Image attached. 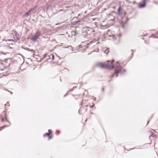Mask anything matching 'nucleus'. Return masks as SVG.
Listing matches in <instances>:
<instances>
[{"mask_svg":"<svg viewBox=\"0 0 158 158\" xmlns=\"http://www.w3.org/2000/svg\"><path fill=\"white\" fill-rule=\"evenodd\" d=\"M114 61V60L113 59L111 61L108 60L106 63L97 62L95 64V65L96 66H98L102 68L108 69L109 70L113 69L115 67L114 65H113Z\"/></svg>","mask_w":158,"mask_h":158,"instance_id":"nucleus-1","label":"nucleus"},{"mask_svg":"<svg viewBox=\"0 0 158 158\" xmlns=\"http://www.w3.org/2000/svg\"><path fill=\"white\" fill-rule=\"evenodd\" d=\"M114 61L113 62V64L114 65V73L110 77L111 79L115 75H116V77L118 76V73L122 74L124 72L126 71V70L124 69H122L120 67V64L119 63V61H117L116 64L114 63Z\"/></svg>","mask_w":158,"mask_h":158,"instance_id":"nucleus-2","label":"nucleus"},{"mask_svg":"<svg viewBox=\"0 0 158 158\" xmlns=\"http://www.w3.org/2000/svg\"><path fill=\"white\" fill-rule=\"evenodd\" d=\"M94 31H95L92 28L87 27L84 29L83 33L86 34L87 35H90L92 32H94Z\"/></svg>","mask_w":158,"mask_h":158,"instance_id":"nucleus-3","label":"nucleus"},{"mask_svg":"<svg viewBox=\"0 0 158 158\" xmlns=\"http://www.w3.org/2000/svg\"><path fill=\"white\" fill-rule=\"evenodd\" d=\"M40 35V32H38L35 33V34L31 38V40L34 41L35 42L37 40V39Z\"/></svg>","mask_w":158,"mask_h":158,"instance_id":"nucleus-4","label":"nucleus"},{"mask_svg":"<svg viewBox=\"0 0 158 158\" xmlns=\"http://www.w3.org/2000/svg\"><path fill=\"white\" fill-rule=\"evenodd\" d=\"M148 0H142L139 3V7L140 8H143L146 6V2Z\"/></svg>","mask_w":158,"mask_h":158,"instance_id":"nucleus-5","label":"nucleus"},{"mask_svg":"<svg viewBox=\"0 0 158 158\" xmlns=\"http://www.w3.org/2000/svg\"><path fill=\"white\" fill-rule=\"evenodd\" d=\"M2 114L4 115V117H5V120L7 122H8V123H9L10 124V121L8 120L7 119V115H6V112L5 111H3V112L2 113Z\"/></svg>","mask_w":158,"mask_h":158,"instance_id":"nucleus-6","label":"nucleus"},{"mask_svg":"<svg viewBox=\"0 0 158 158\" xmlns=\"http://www.w3.org/2000/svg\"><path fill=\"white\" fill-rule=\"evenodd\" d=\"M129 20V19L128 18H127L126 21L125 22H124L123 23L122 25V27L123 28H125V25L127 24V22Z\"/></svg>","mask_w":158,"mask_h":158,"instance_id":"nucleus-7","label":"nucleus"},{"mask_svg":"<svg viewBox=\"0 0 158 158\" xmlns=\"http://www.w3.org/2000/svg\"><path fill=\"white\" fill-rule=\"evenodd\" d=\"M121 8L120 6H119L118 10V15H120L121 11Z\"/></svg>","mask_w":158,"mask_h":158,"instance_id":"nucleus-8","label":"nucleus"},{"mask_svg":"<svg viewBox=\"0 0 158 158\" xmlns=\"http://www.w3.org/2000/svg\"><path fill=\"white\" fill-rule=\"evenodd\" d=\"M25 49L28 51L31 52H32L35 53L34 50L33 49H31L27 48H26Z\"/></svg>","mask_w":158,"mask_h":158,"instance_id":"nucleus-9","label":"nucleus"},{"mask_svg":"<svg viewBox=\"0 0 158 158\" xmlns=\"http://www.w3.org/2000/svg\"><path fill=\"white\" fill-rule=\"evenodd\" d=\"M37 7V6H33V7L31 8H30V10H29L31 12V11L32 10H34Z\"/></svg>","mask_w":158,"mask_h":158,"instance_id":"nucleus-10","label":"nucleus"},{"mask_svg":"<svg viewBox=\"0 0 158 158\" xmlns=\"http://www.w3.org/2000/svg\"><path fill=\"white\" fill-rule=\"evenodd\" d=\"M49 57L50 58H52V59L54 60V55L53 54H51L49 56Z\"/></svg>","mask_w":158,"mask_h":158,"instance_id":"nucleus-11","label":"nucleus"},{"mask_svg":"<svg viewBox=\"0 0 158 158\" xmlns=\"http://www.w3.org/2000/svg\"><path fill=\"white\" fill-rule=\"evenodd\" d=\"M50 135V134H49V133H48V132H47V133H46L45 134H44L43 136H44V137H45L46 136H47L48 137Z\"/></svg>","mask_w":158,"mask_h":158,"instance_id":"nucleus-12","label":"nucleus"},{"mask_svg":"<svg viewBox=\"0 0 158 158\" xmlns=\"http://www.w3.org/2000/svg\"><path fill=\"white\" fill-rule=\"evenodd\" d=\"M31 12L29 10V11L26 13H25V16H28L29 15L30 13Z\"/></svg>","mask_w":158,"mask_h":158,"instance_id":"nucleus-13","label":"nucleus"},{"mask_svg":"<svg viewBox=\"0 0 158 158\" xmlns=\"http://www.w3.org/2000/svg\"><path fill=\"white\" fill-rule=\"evenodd\" d=\"M48 133H49V134H52V130H51L49 129L48 130Z\"/></svg>","mask_w":158,"mask_h":158,"instance_id":"nucleus-14","label":"nucleus"},{"mask_svg":"<svg viewBox=\"0 0 158 158\" xmlns=\"http://www.w3.org/2000/svg\"><path fill=\"white\" fill-rule=\"evenodd\" d=\"M56 132L57 134L58 135L60 133V131L58 130H56Z\"/></svg>","mask_w":158,"mask_h":158,"instance_id":"nucleus-15","label":"nucleus"},{"mask_svg":"<svg viewBox=\"0 0 158 158\" xmlns=\"http://www.w3.org/2000/svg\"><path fill=\"white\" fill-rule=\"evenodd\" d=\"M48 140H50V139H51L52 138V136H51V135H49V136H48Z\"/></svg>","mask_w":158,"mask_h":158,"instance_id":"nucleus-16","label":"nucleus"},{"mask_svg":"<svg viewBox=\"0 0 158 158\" xmlns=\"http://www.w3.org/2000/svg\"><path fill=\"white\" fill-rule=\"evenodd\" d=\"M80 21H81L80 20H77V21H76L75 23H76V24H78L79 23H80Z\"/></svg>","mask_w":158,"mask_h":158,"instance_id":"nucleus-17","label":"nucleus"},{"mask_svg":"<svg viewBox=\"0 0 158 158\" xmlns=\"http://www.w3.org/2000/svg\"><path fill=\"white\" fill-rule=\"evenodd\" d=\"M149 132L152 135H153V133L152 131H149Z\"/></svg>","mask_w":158,"mask_h":158,"instance_id":"nucleus-18","label":"nucleus"},{"mask_svg":"<svg viewBox=\"0 0 158 158\" xmlns=\"http://www.w3.org/2000/svg\"><path fill=\"white\" fill-rule=\"evenodd\" d=\"M69 93V91H68L64 95V97L68 95V93Z\"/></svg>","mask_w":158,"mask_h":158,"instance_id":"nucleus-19","label":"nucleus"},{"mask_svg":"<svg viewBox=\"0 0 158 158\" xmlns=\"http://www.w3.org/2000/svg\"><path fill=\"white\" fill-rule=\"evenodd\" d=\"M94 104L90 106V107L91 108H93L94 107Z\"/></svg>","mask_w":158,"mask_h":158,"instance_id":"nucleus-20","label":"nucleus"},{"mask_svg":"<svg viewBox=\"0 0 158 158\" xmlns=\"http://www.w3.org/2000/svg\"><path fill=\"white\" fill-rule=\"evenodd\" d=\"M133 53L132 52L131 54V59L133 57Z\"/></svg>","mask_w":158,"mask_h":158,"instance_id":"nucleus-21","label":"nucleus"},{"mask_svg":"<svg viewBox=\"0 0 158 158\" xmlns=\"http://www.w3.org/2000/svg\"><path fill=\"white\" fill-rule=\"evenodd\" d=\"M136 3H137V2L136 1H134L133 2V4H136Z\"/></svg>","mask_w":158,"mask_h":158,"instance_id":"nucleus-22","label":"nucleus"},{"mask_svg":"<svg viewBox=\"0 0 158 158\" xmlns=\"http://www.w3.org/2000/svg\"><path fill=\"white\" fill-rule=\"evenodd\" d=\"M153 137V136L150 135L149 136V138L150 139H151V137Z\"/></svg>","mask_w":158,"mask_h":158,"instance_id":"nucleus-23","label":"nucleus"},{"mask_svg":"<svg viewBox=\"0 0 158 158\" xmlns=\"http://www.w3.org/2000/svg\"><path fill=\"white\" fill-rule=\"evenodd\" d=\"M88 106V105H86V106H85V107H86V108H85V111H87V106Z\"/></svg>","mask_w":158,"mask_h":158,"instance_id":"nucleus-24","label":"nucleus"},{"mask_svg":"<svg viewBox=\"0 0 158 158\" xmlns=\"http://www.w3.org/2000/svg\"><path fill=\"white\" fill-rule=\"evenodd\" d=\"M81 109V108H80ZM80 109L79 110V111H78V113L79 114H81V113H80Z\"/></svg>","mask_w":158,"mask_h":158,"instance_id":"nucleus-25","label":"nucleus"},{"mask_svg":"<svg viewBox=\"0 0 158 158\" xmlns=\"http://www.w3.org/2000/svg\"><path fill=\"white\" fill-rule=\"evenodd\" d=\"M8 125H4L3 126V127H8Z\"/></svg>","mask_w":158,"mask_h":158,"instance_id":"nucleus-26","label":"nucleus"},{"mask_svg":"<svg viewBox=\"0 0 158 158\" xmlns=\"http://www.w3.org/2000/svg\"><path fill=\"white\" fill-rule=\"evenodd\" d=\"M78 47H79V48H82V47L81 45H79Z\"/></svg>","mask_w":158,"mask_h":158,"instance_id":"nucleus-27","label":"nucleus"},{"mask_svg":"<svg viewBox=\"0 0 158 158\" xmlns=\"http://www.w3.org/2000/svg\"><path fill=\"white\" fill-rule=\"evenodd\" d=\"M89 48V46H86V47L85 48V49H87V48Z\"/></svg>","mask_w":158,"mask_h":158,"instance_id":"nucleus-28","label":"nucleus"},{"mask_svg":"<svg viewBox=\"0 0 158 158\" xmlns=\"http://www.w3.org/2000/svg\"><path fill=\"white\" fill-rule=\"evenodd\" d=\"M63 10V9H61V10H60L58 11V12H60V11H62V10Z\"/></svg>","mask_w":158,"mask_h":158,"instance_id":"nucleus-29","label":"nucleus"},{"mask_svg":"<svg viewBox=\"0 0 158 158\" xmlns=\"http://www.w3.org/2000/svg\"><path fill=\"white\" fill-rule=\"evenodd\" d=\"M83 101L82 100V102H81V105H82V104H83Z\"/></svg>","mask_w":158,"mask_h":158,"instance_id":"nucleus-30","label":"nucleus"},{"mask_svg":"<svg viewBox=\"0 0 158 158\" xmlns=\"http://www.w3.org/2000/svg\"><path fill=\"white\" fill-rule=\"evenodd\" d=\"M4 118H2L1 119V120L2 122H4Z\"/></svg>","mask_w":158,"mask_h":158,"instance_id":"nucleus-31","label":"nucleus"},{"mask_svg":"<svg viewBox=\"0 0 158 158\" xmlns=\"http://www.w3.org/2000/svg\"><path fill=\"white\" fill-rule=\"evenodd\" d=\"M154 36V35L153 34H152L151 35V37H153Z\"/></svg>","mask_w":158,"mask_h":158,"instance_id":"nucleus-32","label":"nucleus"},{"mask_svg":"<svg viewBox=\"0 0 158 158\" xmlns=\"http://www.w3.org/2000/svg\"><path fill=\"white\" fill-rule=\"evenodd\" d=\"M149 121H150L149 120L148 121L147 123V125H148L149 123Z\"/></svg>","mask_w":158,"mask_h":158,"instance_id":"nucleus-33","label":"nucleus"},{"mask_svg":"<svg viewBox=\"0 0 158 158\" xmlns=\"http://www.w3.org/2000/svg\"><path fill=\"white\" fill-rule=\"evenodd\" d=\"M104 88H103L102 89V91H104Z\"/></svg>","mask_w":158,"mask_h":158,"instance_id":"nucleus-34","label":"nucleus"},{"mask_svg":"<svg viewBox=\"0 0 158 158\" xmlns=\"http://www.w3.org/2000/svg\"><path fill=\"white\" fill-rule=\"evenodd\" d=\"M1 53H3L4 55H6V53H4L3 52H2Z\"/></svg>","mask_w":158,"mask_h":158,"instance_id":"nucleus-35","label":"nucleus"},{"mask_svg":"<svg viewBox=\"0 0 158 158\" xmlns=\"http://www.w3.org/2000/svg\"><path fill=\"white\" fill-rule=\"evenodd\" d=\"M73 91V90H72V89H71L69 91H69V92H70V91Z\"/></svg>","mask_w":158,"mask_h":158,"instance_id":"nucleus-36","label":"nucleus"},{"mask_svg":"<svg viewBox=\"0 0 158 158\" xmlns=\"http://www.w3.org/2000/svg\"><path fill=\"white\" fill-rule=\"evenodd\" d=\"M83 83L81 82V85H83Z\"/></svg>","mask_w":158,"mask_h":158,"instance_id":"nucleus-37","label":"nucleus"},{"mask_svg":"<svg viewBox=\"0 0 158 158\" xmlns=\"http://www.w3.org/2000/svg\"><path fill=\"white\" fill-rule=\"evenodd\" d=\"M156 34L158 35V31L156 33Z\"/></svg>","mask_w":158,"mask_h":158,"instance_id":"nucleus-38","label":"nucleus"},{"mask_svg":"<svg viewBox=\"0 0 158 158\" xmlns=\"http://www.w3.org/2000/svg\"><path fill=\"white\" fill-rule=\"evenodd\" d=\"M1 61L5 62V60H2Z\"/></svg>","mask_w":158,"mask_h":158,"instance_id":"nucleus-39","label":"nucleus"},{"mask_svg":"<svg viewBox=\"0 0 158 158\" xmlns=\"http://www.w3.org/2000/svg\"><path fill=\"white\" fill-rule=\"evenodd\" d=\"M154 38H155V37H154ZM155 38H158V37H156V36H155Z\"/></svg>","mask_w":158,"mask_h":158,"instance_id":"nucleus-40","label":"nucleus"},{"mask_svg":"<svg viewBox=\"0 0 158 158\" xmlns=\"http://www.w3.org/2000/svg\"><path fill=\"white\" fill-rule=\"evenodd\" d=\"M109 52V51H108V52H106V54H108V53Z\"/></svg>","mask_w":158,"mask_h":158,"instance_id":"nucleus-41","label":"nucleus"},{"mask_svg":"<svg viewBox=\"0 0 158 158\" xmlns=\"http://www.w3.org/2000/svg\"><path fill=\"white\" fill-rule=\"evenodd\" d=\"M153 115H154V114H153L152 115V117H151V118H152V117L153 116Z\"/></svg>","mask_w":158,"mask_h":158,"instance_id":"nucleus-42","label":"nucleus"},{"mask_svg":"<svg viewBox=\"0 0 158 158\" xmlns=\"http://www.w3.org/2000/svg\"><path fill=\"white\" fill-rule=\"evenodd\" d=\"M87 119H86V120H85V122H86L87 121Z\"/></svg>","mask_w":158,"mask_h":158,"instance_id":"nucleus-43","label":"nucleus"},{"mask_svg":"<svg viewBox=\"0 0 158 158\" xmlns=\"http://www.w3.org/2000/svg\"><path fill=\"white\" fill-rule=\"evenodd\" d=\"M121 36V34H120L119 35V37H120Z\"/></svg>","mask_w":158,"mask_h":158,"instance_id":"nucleus-44","label":"nucleus"},{"mask_svg":"<svg viewBox=\"0 0 158 158\" xmlns=\"http://www.w3.org/2000/svg\"><path fill=\"white\" fill-rule=\"evenodd\" d=\"M110 81H111V80H110V81H108V82H110Z\"/></svg>","mask_w":158,"mask_h":158,"instance_id":"nucleus-45","label":"nucleus"},{"mask_svg":"<svg viewBox=\"0 0 158 158\" xmlns=\"http://www.w3.org/2000/svg\"><path fill=\"white\" fill-rule=\"evenodd\" d=\"M91 114H94V113H92V112H91Z\"/></svg>","mask_w":158,"mask_h":158,"instance_id":"nucleus-46","label":"nucleus"},{"mask_svg":"<svg viewBox=\"0 0 158 158\" xmlns=\"http://www.w3.org/2000/svg\"><path fill=\"white\" fill-rule=\"evenodd\" d=\"M11 94H12V92H11Z\"/></svg>","mask_w":158,"mask_h":158,"instance_id":"nucleus-47","label":"nucleus"},{"mask_svg":"<svg viewBox=\"0 0 158 158\" xmlns=\"http://www.w3.org/2000/svg\"><path fill=\"white\" fill-rule=\"evenodd\" d=\"M146 36V35H143V36Z\"/></svg>","mask_w":158,"mask_h":158,"instance_id":"nucleus-48","label":"nucleus"},{"mask_svg":"<svg viewBox=\"0 0 158 158\" xmlns=\"http://www.w3.org/2000/svg\"><path fill=\"white\" fill-rule=\"evenodd\" d=\"M12 48L11 47H10V48Z\"/></svg>","mask_w":158,"mask_h":158,"instance_id":"nucleus-49","label":"nucleus"},{"mask_svg":"<svg viewBox=\"0 0 158 158\" xmlns=\"http://www.w3.org/2000/svg\"><path fill=\"white\" fill-rule=\"evenodd\" d=\"M6 104L5 105V106H6Z\"/></svg>","mask_w":158,"mask_h":158,"instance_id":"nucleus-50","label":"nucleus"},{"mask_svg":"<svg viewBox=\"0 0 158 158\" xmlns=\"http://www.w3.org/2000/svg\"><path fill=\"white\" fill-rule=\"evenodd\" d=\"M153 130L154 131H155V130Z\"/></svg>","mask_w":158,"mask_h":158,"instance_id":"nucleus-51","label":"nucleus"}]
</instances>
